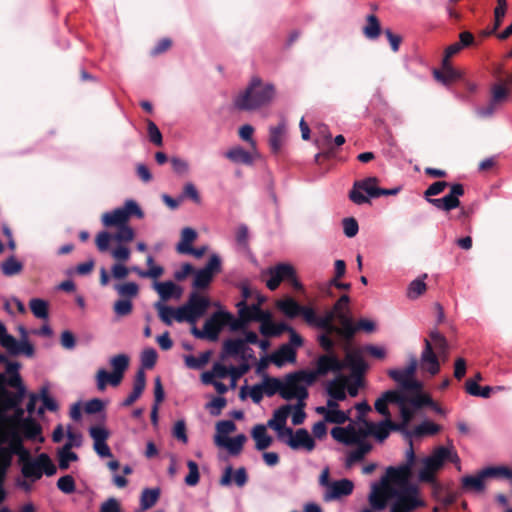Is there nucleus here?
Here are the masks:
<instances>
[{"label":"nucleus","instance_id":"f257e3e1","mask_svg":"<svg viewBox=\"0 0 512 512\" xmlns=\"http://www.w3.org/2000/svg\"><path fill=\"white\" fill-rule=\"evenodd\" d=\"M405 463L397 467H389L385 476L379 482L371 484L368 495L369 507L360 512H382L389 500H393L390 512H412L424 505L419 489L410 483L412 468L416 464L417 479L419 482L435 484L437 474L447 462L458 465L460 458L452 444L438 446L432 452L416 462L412 445L405 453Z\"/></svg>","mask_w":512,"mask_h":512},{"label":"nucleus","instance_id":"f03ea898","mask_svg":"<svg viewBox=\"0 0 512 512\" xmlns=\"http://www.w3.org/2000/svg\"><path fill=\"white\" fill-rule=\"evenodd\" d=\"M361 386L359 377L351 378L346 375L339 374L326 384V392L328 399L326 405L315 408L317 414L322 415L325 421L333 424H344L350 420L352 409L344 411L339 407V402L344 401L349 395L356 397Z\"/></svg>","mask_w":512,"mask_h":512},{"label":"nucleus","instance_id":"7ed1b4c3","mask_svg":"<svg viewBox=\"0 0 512 512\" xmlns=\"http://www.w3.org/2000/svg\"><path fill=\"white\" fill-rule=\"evenodd\" d=\"M406 426L403 422L401 424H394L388 418L381 422L373 423L368 422L362 417H356L354 420H350L345 427H334L331 430V436L334 440L346 446L365 441L370 435L382 442L389 436L392 430H403Z\"/></svg>","mask_w":512,"mask_h":512},{"label":"nucleus","instance_id":"20e7f679","mask_svg":"<svg viewBox=\"0 0 512 512\" xmlns=\"http://www.w3.org/2000/svg\"><path fill=\"white\" fill-rule=\"evenodd\" d=\"M277 89L272 82L253 75L248 83L232 98V106L239 112H257L268 107L276 98Z\"/></svg>","mask_w":512,"mask_h":512},{"label":"nucleus","instance_id":"39448f33","mask_svg":"<svg viewBox=\"0 0 512 512\" xmlns=\"http://www.w3.org/2000/svg\"><path fill=\"white\" fill-rule=\"evenodd\" d=\"M350 298L348 295H342L334 304L331 310L325 313L329 317V325L327 333H323L318 337L319 343L323 349L330 352L334 347V341L331 339L332 334H336L344 340L351 339L352 318L349 310Z\"/></svg>","mask_w":512,"mask_h":512},{"label":"nucleus","instance_id":"423d86ee","mask_svg":"<svg viewBox=\"0 0 512 512\" xmlns=\"http://www.w3.org/2000/svg\"><path fill=\"white\" fill-rule=\"evenodd\" d=\"M134 238L135 231L127 224L117 227V232L114 235L107 231L99 232L95 242L100 252L108 251L111 241L117 242V246L110 251L111 256L115 261L127 262L131 257V251L125 244L133 241Z\"/></svg>","mask_w":512,"mask_h":512},{"label":"nucleus","instance_id":"0eeeda50","mask_svg":"<svg viewBox=\"0 0 512 512\" xmlns=\"http://www.w3.org/2000/svg\"><path fill=\"white\" fill-rule=\"evenodd\" d=\"M315 381V375L307 370L288 374L283 380L282 398L285 400L296 399L297 402L305 401L308 397L307 388Z\"/></svg>","mask_w":512,"mask_h":512},{"label":"nucleus","instance_id":"6e6552de","mask_svg":"<svg viewBox=\"0 0 512 512\" xmlns=\"http://www.w3.org/2000/svg\"><path fill=\"white\" fill-rule=\"evenodd\" d=\"M395 404L400 410L401 419L404 425H408L413 418V411L410 409V398L404 392L398 390H389L382 394L375 402L376 411L388 419L391 415L388 411V405Z\"/></svg>","mask_w":512,"mask_h":512},{"label":"nucleus","instance_id":"1a4fd4ad","mask_svg":"<svg viewBox=\"0 0 512 512\" xmlns=\"http://www.w3.org/2000/svg\"><path fill=\"white\" fill-rule=\"evenodd\" d=\"M20 459L22 475L31 482H36L43 474L52 476L56 473V466L45 453H41L36 457L21 455Z\"/></svg>","mask_w":512,"mask_h":512},{"label":"nucleus","instance_id":"9d476101","mask_svg":"<svg viewBox=\"0 0 512 512\" xmlns=\"http://www.w3.org/2000/svg\"><path fill=\"white\" fill-rule=\"evenodd\" d=\"M132 215H135L138 218H143L144 216L138 203L133 199H128L125 201L123 206L103 213L101 221L105 227H120L122 225H127Z\"/></svg>","mask_w":512,"mask_h":512},{"label":"nucleus","instance_id":"9b49d317","mask_svg":"<svg viewBox=\"0 0 512 512\" xmlns=\"http://www.w3.org/2000/svg\"><path fill=\"white\" fill-rule=\"evenodd\" d=\"M418 360L412 356L408 365L401 369H391L388 375L406 392H414V395L422 393V383L415 378Z\"/></svg>","mask_w":512,"mask_h":512},{"label":"nucleus","instance_id":"f8f14e48","mask_svg":"<svg viewBox=\"0 0 512 512\" xmlns=\"http://www.w3.org/2000/svg\"><path fill=\"white\" fill-rule=\"evenodd\" d=\"M231 320V313L226 311L214 312L204 323L203 329H198L193 326L191 333L199 339H207L209 341H216L219 337L221 330Z\"/></svg>","mask_w":512,"mask_h":512},{"label":"nucleus","instance_id":"ddd939ff","mask_svg":"<svg viewBox=\"0 0 512 512\" xmlns=\"http://www.w3.org/2000/svg\"><path fill=\"white\" fill-rule=\"evenodd\" d=\"M22 450L21 439L14 428L0 426V466L11 465L12 456Z\"/></svg>","mask_w":512,"mask_h":512},{"label":"nucleus","instance_id":"4468645a","mask_svg":"<svg viewBox=\"0 0 512 512\" xmlns=\"http://www.w3.org/2000/svg\"><path fill=\"white\" fill-rule=\"evenodd\" d=\"M376 177H368L363 180L355 181L349 193V198L357 205L370 202V198L379 197L380 188Z\"/></svg>","mask_w":512,"mask_h":512},{"label":"nucleus","instance_id":"2eb2a0df","mask_svg":"<svg viewBox=\"0 0 512 512\" xmlns=\"http://www.w3.org/2000/svg\"><path fill=\"white\" fill-rule=\"evenodd\" d=\"M279 440L296 451L311 452L316 446L314 438L304 428L297 429L296 431L289 429Z\"/></svg>","mask_w":512,"mask_h":512},{"label":"nucleus","instance_id":"dca6fc26","mask_svg":"<svg viewBox=\"0 0 512 512\" xmlns=\"http://www.w3.org/2000/svg\"><path fill=\"white\" fill-rule=\"evenodd\" d=\"M0 344L4 347L9 354L18 355L24 354L28 357L34 355V347L29 341H18L12 335L8 334L5 326L0 322Z\"/></svg>","mask_w":512,"mask_h":512},{"label":"nucleus","instance_id":"f3484780","mask_svg":"<svg viewBox=\"0 0 512 512\" xmlns=\"http://www.w3.org/2000/svg\"><path fill=\"white\" fill-rule=\"evenodd\" d=\"M225 378H229V367L219 362L214 363L210 370L201 374V381L206 385H213L219 394H224L229 389L228 385L221 382Z\"/></svg>","mask_w":512,"mask_h":512},{"label":"nucleus","instance_id":"a211bd4d","mask_svg":"<svg viewBox=\"0 0 512 512\" xmlns=\"http://www.w3.org/2000/svg\"><path fill=\"white\" fill-rule=\"evenodd\" d=\"M354 483L350 479L343 478L334 480L329 485L328 489L323 493V499L326 502L340 500L353 493Z\"/></svg>","mask_w":512,"mask_h":512},{"label":"nucleus","instance_id":"6ab92c4d","mask_svg":"<svg viewBox=\"0 0 512 512\" xmlns=\"http://www.w3.org/2000/svg\"><path fill=\"white\" fill-rule=\"evenodd\" d=\"M89 434L93 439V448L98 456L112 457L111 450L106 441L109 438V431L102 425H96L89 428Z\"/></svg>","mask_w":512,"mask_h":512},{"label":"nucleus","instance_id":"aec40b11","mask_svg":"<svg viewBox=\"0 0 512 512\" xmlns=\"http://www.w3.org/2000/svg\"><path fill=\"white\" fill-rule=\"evenodd\" d=\"M464 194V189L461 184H453L449 194L442 198L429 199L428 201L436 208L444 211H450L460 205L459 197Z\"/></svg>","mask_w":512,"mask_h":512},{"label":"nucleus","instance_id":"412c9836","mask_svg":"<svg viewBox=\"0 0 512 512\" xmlns=\"http://www.w3.org/2000/svg\"><path fill=\"white\" fill-rule=\"evenodd\" d=\"M270 278L266 281V285L270 290H275L283 280L293 278L295 270L288 263H280L267 270Z\"/></svg>","mask_w":512,"mask_h":512},{"label":"nucleus","instance_id":"4be33fe9","mask_svg":"<svg viewBox=\"0 0 512 512\" xmlns=\"http://www.w3.org/2000/svg\"><path fill=\"white\" fill-rule=\"evenodd\" d=\"M291 409L292 405L289 404L279 407L274 411L272 418L267 422V426L276 432L278 439L283 437L285 432L290 429L286 427V422L291 413Z\"/></svg>","mask_w":512,"mask_h":512},{"label":"nucleus","instance_id":"5701e85b","mask_svg":"<svg viewBox=\"0 0 512 512\" xmlns=\"http://www.w3.org/2000/svg\"><path fill=\"white\" fill-rule=\"evenodd\" d=\"M344 368V364L333 354L322 355L318 358L315 370H307L308 373L315 375V380L320 375H325L330 371L339 372Z\"/></svg>","mask_w":512,"mask_h":512},{"label":"nucleus","instance_id":"b1692460","mask_svg":"<svg viewBox=\"0 0 512 512\" xmlns=\"http://www.w3.org/2000/svg\"><path fill=\"white\" fill-rule=\"evenodd\" d=\"M259 156L257 149L251 151L245 150L240 145H235L225 152V157L234 164H243L250 166L254 160Z\"/></svg>","mask_w":512,"mask_h":512},{"label":"nucleus","instance_id":"393cba45","mask_svg":"<svg viewBox=\"0 0 512 512\" xmlns=\"http://www.w3.org/2000/svg\"><path fill=\"white\" fill-rule=\"evenodd\" d=\"M153 288L159 294L160 301L162 302H166L171 298L179 300L183 294L182 288L172 281L155 282Z\"/></svg>","mask_w":512,"mask_h":512},{"label":"nucleus","instance_id":"a878e982","mask_svg":"<svg viewBox=\"0 0 512 512\" xmlns=\"http://www.w3.org/2000/svg\"><path fill=\"white\" fill-rule=\"evenodd\" d=\"M232 477L238 487H243L248 480L245 468L241 467L234 471L232 466L229 465L224 469L223 475L219 480L220 485L224 487L230 486L232 484Z\"/></svg>","mask_w":512,"mask_h":512},{"label":"nucleus","instance_id":"bb28decb","mask_svg":"<svg viewBox=\"0 0 512 512\" xmlns=\"http://www.w3.org/2000/svg\"><path fill=\"white\" fill-rule=\"evenodd\" d=\"M264 301L265 297L260 294H257V303L249 305L245 301H239L236 304L238 316L243 317L248 323L256 322L259 308Z\"/></svg>","mask_w":512,"mask_h":512},{"label":"nucleus","instance_id":"cd10ccee","mask_svg":"<svg viewBox=\"0 0 512 512\" xmlns=\"http://www.w3.org/2000/svg\"><path fill=\"white\" fill-rule=\"evenodd\" d=\"M287 134V123L282 119L277 125L269 127V145L273 152H278Z\"/></svg>","mask_w":512,"mask_h":512},{"label":"nucleus","instance_id":"c85d7f7f","mask_svg":"<svg viewBox=\"0 0 512 512\" xmlns=\"http://www.w3.org/2000/svg\"><path fill=\"white\" fill-rule=\"evenodd\" d=\"M270 361L277 367L296 362V351L291 345L283 344L270 355Z\"/></svg>","mask_w":512,"mask_h":512},{"label":"nucleus","instance_id":"c756f323","mask_svg":"<svg viewBox=\"0 0 512 512\" xmlns=\"http://www.w3.org/2000/svg\"><path fill=\"white\" fill-rule=\"evenodd\" d=\"M421 368L431 375H435L440 371V364L437 356L432 350L431 344L426 341V345L421 354Z\"/></svg>","mask_w":512,"mask_h":512},{"label":"nucleus","instance_id":"7c9ffc66","mask_svg":"<svg viewBox=\"0 0 512 512\" xmlns=\"http://www.w3.org/2000/svg\"><path fill=\"white\" fill-rule=\"evenodd\" d=\"M425 405L430 406L438 414H445V410L436 404L426 393H418L410 397V409L413 411V416L419 408Z\"/></svg>","mask_w":512,"mask_h":512},{"label":"nucleus","instance_id":"2f4dec72","mask_svg":"<svg viewBox=\"0 0 512 512\" xmlns=\"http://www.w3.org/2000/svg\"><path fill=\"white\" fill-rule=\"evenodd\" d=\"M110 365L113 369L112 380L114 386H118L123 378V374L129 365V358L125 354H118L110 359Z\"/></svg>","mask_w":512,"mask_h":512},{"label":"nucleus","instance_id":"473e14b6","mask_svg":"<svg viewBox=\"0 0 512 512\" xmlns=\"http://www.w3.org/2000/svg\"><path fill=\"white\" fill-rule=\"evenodd\" d=\"M251 436L255 441V447L257 450H265L271 446L273 438L268 434L265 425L258 424L253 427Z\"/></svg>","mask_w":512,"mask_h":512},{"label":"nucleus","instance_id":"72a5a7b5","mask_svg":"<svg viewBox=\"0 0 512 512\" xmlns=\"http://www.w3.org/2000/svg\"><path fill=\"white\" fill-rule=\"evenodd\" d=\"M300 314L309 325L322 329L324 333H327L330 316H325V314L323 316H317L314 309L311 307H302Z\"/></svg>","mask_w":512,"mask_h":512},{"label":"nucleus","instance_id":"f704fd0d","mask_svg":"<svg viewBox=\"0 0 512 512\" xmlns=\"http://www.w3.org/2000/svg\"><path fill=\"white\" fill-rule=\"evenodd\" d=\"M146 264L149 267L148 270H142L137 266L131 267V270L135 272L141 278H152L158 279L164 273V269L162 266L155 264L154 258L152 255H148L146 257Z\"/></svg>","mask_w":512,"mask_h":512},{"label":"nucleus","instance_id":"c9c22d12","mask_svg":"<svg viewBox=\"0 0 512 512\" xmlns=\"http://www.w3.org/2000/svg\"><path fill=\"white\" fill-rule=\"evenodd\" d=\"M146 386V377L144 371L141 369L136 373L133 390L123 401L124 406L132 405L142 394Z\"/></svg>","mask_w":512,"mask_h":512},{"label":"nucleus","instance_id":"e433bc0d","mask_svg":"<svg viewBox=\"0 0 512 512\" xmlns=\"http://www.w3.org/2000/svg\"><path fill=\"white\" fill-rule=\"evenodd\" d=\"M486 475L481 470L476 475H469L462 478V487L467 491L482 492L485 489Z\"/></svg>","mask_w":512,"mask_h":512},{"label":"nucleus","instance_id":"4c0bfd02","mask_svg":"<svg viewBox=\"0 0 512 512\" xmlns=\"http://www.w3.org/2000/svg\"><path fill=\"white\" fill-rule=\"evenodd\" d=\"M344 367H349L355 374L364 372L367 365L359 351H348L345 360L342 361Z\"/></svg>","mask_w":512,"mask_h":512},{"label":"nucleus","instance_id":"58836bf2","mask_svg":"<svg viewBox=\"0 0 512 512\" xmlns=\"http://www.w3.org/2000/svg\"><path fill=\"white\" fill-rule=\"evenodd\" d=\"M246 440L247 438L244 434H239L233 438L228 437L225 440H220L218 437L216 445L226 448L231 455H238L242 451Z\"/></svg>","mask_w":512,"mask_h":512},{"label":"nucleus","instance_id":"ea45409f","mask_svg":"<svg viewBox=\"0 0 512 512\" xmlns=\"http://www.w3.org/2000/svg\"><path fill=\"white\" fill-rule=\"evenodd\" d=\"M443 70L440 71H434V77L441 82L444 85H449L450 83L456 81L457 79H460L462 76V73L456 69H454L449 62L445 63L442 62Z\"/></svg>","mask_w":512,"mask_h":512},{"label":"nucleus","instance_id":"a19ab883","mask_svg":"<svg viewBox=\"0 0 512 512\" xmlns=\"http://www.w3.org/2000/svg\"><path fill=\"white\" fill-rule=\"evenodd\" d=\"M277 308L287 317L294 318L300 315L302 306H300L293 298L287 297L276 302Z\"/></svg>","mask_w":512,"mask_h":512},{"label":"nucleus","instance_id":"79ce46f5","mask_svg":"<svg viewBox=\"0 0 512 512\" xmlns=\"http://www.w3.org/2000/svg\"><path fill=\"white\" fill-rule=\"evenodd\" d=\"M196 319H199L207 310L209 301L205 297L192 293L187 301Z\"/></svg>","mask_w":512,"mask_h":512},{"label":"nucleus","instance_id":"37998d69","mask_svg":"<svg viewBox=\"0 0 512 512\" xmlns=\"http://www.w3.org/2000/svg\"><path fill=\"white\" fill-rule=\"evenodd\" d=\"M197 232L191 227H185L181 231V239L176 246L177 252L184 254L192 247L191 244L196 240Z\"/></svg>","mask_w":512,"mask_h":512},{"label":"nucleus","instance_id":"c03bdc74","mask_svg":"<svg viewBox=\"0 0 512 512\" xmlns=\"http://www.w3.org/2000/svg\"><path fill=\"white\" fill-rule=\"evenodd\" d=\"M155 309L158 312V316L161 319L163 323L170 326L172 325L173 321H176V308H172L170 306H167L165 302L157 301L154 304Z\"/></svg>","mask_w":512,"mask_h":512},{"label":"nucleus","instance_id":"a18cd8bd","mask_svg":"<svg viewBox=\"0 0 512 512\" xmlns=\"http://www.w3.org/2000/svg\"><path fill=\"white\" fill-rule=\"evenodd\" d=\"M160 490L158 488L144 489L140 497V510L146 511L153 507L158 501Z\"/></svg>","mask_w":512,"mask_h":512},{"label":"nucleus","instance_id":"49530a36","mask_svg":"<svg viewBox=\"0 0 512 512\" xmlns=\"http://www.w3.org/2000/svg\"><path fill=\"white\" fill-rule=\"evenodd\" d=\"M20 429L27 438L39 441L43 440V438L40 436L41 428L39 424L32 419H24L20 424Z\"/></svg>","mask_w":512,"mask_h":512},{"label":"nucleus","instance_id":"de8ad7c7","mask_svg":"<svg viewBox=\"0 0 512 512\" xmlns=\"http://www.w3.org/2000/svg\"><path fill=\"white\" fill-rule=\"evenodd\" d=\"M426 277L427 275L424 274L421 278L414 279L410 282L406 292V296L409 299L415 300L425 293L427 286L424 280Z\"/></svg>","mask_w":512,"mask_h":512},{"label":"nucleus","instance_id":"09e8293b","mask_svg":"<svg viewBox=\"0 0 512 512\" xmlns=\"http://www.w3.org/2000/svg\"><path fill=\"white\" fill-rule=\"evenodd\" d=\"M290 329V326L284 322L274 323H266L264 325H260V333L266 337L279 336L283 332H287Z\"/></svg>","mask_w":512,"mask_h":512},{"label":"nucleus","instance_id":"8fccbe9b","mask_svg":"<svg viewBox=\"0 0 512 512\" xmlns=\"http://www.w3.org/2000/svg\"><path fill=\"white\" fill-rule=\"evenodd\" d=\"M210 357L211 352L205 351L201 353L198 357H195L193 355L184 356V362L185 365L190 369H201L209 362Z\"/></svg>","mask_w":512,"mask_h":512},{"label":"nucleus","instance_id":"3c124183","mask_svg":"<svg viewBox=\"0 0 512 512\" xmlns=\"http://www.w3.org/2000/svg\"><path fill=\"white\" fill-rule=\"evenodd\" d=\"M261 385L265 395L272 396L279 393L282 397L283 380L281 381L277 378L265 377L261 382Z\"/></svg>","mask_w":512,"mask_h":512},{"label":"nucleus","instance_id":"603ef678","mask_svg":"<svg viewBox=\"0 0 512 512\" xmlns=\"http://www.w3.org/2000/svg\"><path fill=\"white\" fill-rule=\"evenodd\" d=\"M250 369V364L243 362L238 366H230L229 367V388L235 389L237 386V381L246 374Z\"/></svg>","mask_w":512,"mask_h":512},{"label":"nucleus","instance_id":"864d4df0","mask_svg":"<svg viewBox=\"0 0 512 512\" xmlns=\"http://www.w3.org/2000/svg\"><path fill=\"white\" fill-rule=\"evenodd\" d=\"M114 289L117 291L119 296L123 299H132L139 293V287L134 282H127L123 284H116Z\"/></svg>","mask_w":512,"mask_h":512},{"label":"nucleus","instance_id":"5fc2aeb1","mask_svg":"<svg viewBox=\"0 0 512 512\" xmlns=\"http://www.w3.org/2000/svg\"><path fill=\"white\" fill-rule=\"evenodd\" d=\"M29 307L33 315L39 319H47L48 318V302L40 299L33 298L29 302Z\"/></svg>","mask_w":512,"mask_h":512},{"label":"nucleus","instance_id":"6e6d98bb","mask_svg":"<svg viewBox=\"0 0 512 512\" xmlns=\"http://www.w3.org/2000/svg\"><path fill=\"white\" fill-rule=\"evenodd\" d=\"M236 430V425L231 420H223L219 421L216 424V434L214 436V442L217 444V438L220 440H225L228 438V435Z\"/></svg>","mask_w":512,"mask_h":512},{"label":"nucleus","instance_id":"4d7b16f0","mask_svg":"<svg viewBox=\"0 0 512 512\" xmlns=\"http://www.w3.org/2000/svg\"><path fill=\"white\" fill-rule=\"evenodd\" d=\"M245 341L242 338L228 339L223 344V351L228 356L237 357L245 347Z\"/></svg>","mask_w":512,"mask_h":512},{"label":"nucleus","instance_id":"13d9d810","mask_svg":"<svg viewBox=\"0 0 512 512\" xmlns=\"http://www.w3.org/2000/svg\"><path fill=\"white\" fill-rule=\"evenodd\" d=\"M486 478H506L512 480V469L506 466H491L483 469Z\"/></svg>","mask_w":512,"mask_h":512},{"label":"nucleus","instance_id":"bf43d9fd","mask_svg":"<svg viewBox=\"0 0 512 512\" xmlns=\"http://www.w3.org/2000/svg\"><path fill=\"white\" fill-rule=\"evenodd\" d=\"M72 448H69V447H66V446H63L59 451H58V462H59V467L60 469L62 470H65L69 467L70 463L71 462H74V461H77L78 459V456L76 453H74L72 450Z\"/></svg>","mask_w":512,"mask_h":512},{"label":"nucleus","instance_id":"052dcab7","mask_svg":"<svg viewBox=\"0 0 512 512\" xmlns=\"http://www.w3.org/2000/svg\"><path fill=\"white\" fill-rule=\"evenodd\" d=\"M507 11V2L506 0H497V6L494 10V26L491 30L484 32L485 35H490L494 33L502 23L503 18L505 17Z\"/></svg>","mask_w":512,"mask_h":512},{"label":"nucleus","instance_id":"680f3d73","mask_svg":"<svg viewBox=\"0 0 512 512\" xmlns=\"http://www.w3.org/2000/svg\"><path fill=\"white\" fill-rule=\"evenodd\" d=\"M440 430V427L431 422V421H424L421 424L417 425L413 431L411 432V435L414 437H421L424 435H433L436 434Z\"/></svg>","mask_w":512,"mask_h":512},{"label":"nucleus","instance_id":"e2e57ef3","mask_svg":"<svg viewBox=\"0 0 512 512\" xmlns=\"http://www.w3.org/2000/svg\"><path fill=\"white\" fill-rule=\"evenodd\" d=\"M363 33L368 39H376L380 34V23L376 16L369 15Z\"/></svg>","mask_w":512,"mask_h":512},{"label":"nucleus","instance_id":"0e129e2a","mask_svg":"<svg viewBox=\"0 0 512 512\" xmlns=\"http://www.w3.org/2000/svg\"><path fill=\"white\" fill-rule=\"evenodd\" d=\"M22 268V263L14 257H10L1 264V270L5 276L17 275L22 271Z\"/></svg>","mask_w":512,"mask_h":512},{"label":"nucleus","instance_id":"69168bd1","mask_svg":"<svg viewBox=\"0 0 512 512\" xmlns=\"http://www.w3.org/2000/svg\"><path fill=\"white\" fill-rule=\"evenodd\" d=\"M352 445H357V448L349 453V463L360 461L371 450V445L368 444L366 440L360 443H353Z\"/></svg>","mask_w":512,"mask_h":512},{"label":"nucleus","instance_id":"338daca9","mask_svg":"<svg viewBox=\"0 0 512 512\" xmlns=\"http://www.w3.org/2000/svg\"><path fill=\"white\" fill-rule=\"evenodd\" d=\"M510 91L502 84H496L491 89V101L500 105L505 102L509 97Z\"/></svg>","mask_w":512,"mask_h":512},{"label":"nucleus","instance_id":"774afa93","mask_svg":"<svg viewBox=\"0 0 512 512\" xmlns=\"http://www.w3.org/2000/svg\"><path fill=\"white\" fill-rule=\"evenodd\" d=\"M176 312V321L177 322H184L187 321L191 323L193 326H195V323L197 321L195 315L191 311V307L186 302L184 305L179 306Z\"/></svg>","mask_w":512,"mask_h":512}]
</instances>
